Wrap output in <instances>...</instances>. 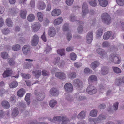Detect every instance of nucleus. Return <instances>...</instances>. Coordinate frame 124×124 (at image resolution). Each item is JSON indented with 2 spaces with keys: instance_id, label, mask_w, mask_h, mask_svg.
Returning a JSON list of instances; mask_svg holds the SVG:
<instances>
[{
  "instance_id": "obj_16",
  "label": "nucleus",
  "mask_w": 124,
  "mask_h": 124,
  "mask_svg": "<svg viewBox=\"0 0 124 124\" xmlns=\"http://www.w3.org/2000/svg\"><path fill=\"white\" fill-rule=\"evenodd\" d=\"M61 13L60 10L58 9H55L52 11L51 14L52 16H56L60 15Z\"/></svg>"
},
{
  "instance_id": "obj_38",
  "label": "nucleus",
  "mask_w": 124,
  "mask_h": 124,
  "mask_svg": "<svg viewBox=\"0 0 124 124\" xmlns=\"http://www.w3.org/2000/svg\"><path fill=\"white\" fill-rule=\"evenodd\" d=\"M18 84V83L17 81H14L10 84L9 86L11 88H15L17 86Z\"/></svg>"
},
{
  "instance_id": "obj_7",
  "label": "nucleus",
  "mask_w": 124,
  "mask_h": 124,
  "mask_svg": "<svg viewBox=\"0 0 124 124\" xmlns=\"http://www.w3.org/2000/svg\"><path fill=\"white\" fill-rule=\"evenodd\" d=\"M39 38L36 34L34 35L32 38L31 44L32 46H36L38 43Z\"/></svg>"
},
{
  "instance_id": "obj_35",
  "label": "nucleus",
  "mask_w": 124,
  "mask_h": 124,
  "mask_svg": "<svg viewBox=\"0 0 124 124\" xmlns=\"http://www.w3.org/2000/svg\"><path fill=\"white\" fill-rule=\"evenodd\" d=\"M35 19L34 15L32 14H30L28 16L27 19L28 21L30 22H32L34 21Z\"/></svg>"
},
{
  "instance_id": "obj_64",
  "label": "nucleus",
  "mask_w": 124,
  "mask_h": 124,
  "mask_svg": "<svg viewBox=\"0 0 124 124\" xmlns=\"http://www.w3.org/2000/svg\"><path fill=\"white\" fill-rule=\"evenodd\" d=\"M69 25L67 23L64 24V25L63 30L64 31H66L68 30Z\"/></svg>"
},
{
  "instance_id": "obj_41",
  "label": "nucleus",
  "mask_w": 124,
  "mask_h": 124,
  "mask_svg": "<svg viewBox=\"0 0 124 124\" xmlns=\"http://www.w3.org/2000/svg\"><path fill=\"white\" fill-rule=\"evenodd\" d=\"M112 68L114 72L117 74H119L121 72L120 69L116 67H113Z\"/></svg>"
},
{
  "instance_id": "obj_48",
  "label": "nucleus",
  "mask_w": 124,
  "mask_h": 124,
  "mask_svg": "<svg viewBox=\"0 0 124 124\" xmlns=\"http://www.w3.org/2000/svg\"><path fill=\"white\" fill-rule=\"evenodd\" d=\"M106 118V117L105 115L103 114H101L99 116L98 118L96 119H97V121L99 122L102 120L105 119Z\"/></svg>"
},
{
  "instance_id": "obj_2",
  "label": "nucleus",
  "mask_w": 124,
  "mask_h": 124,
  "mask_svg": "<svg viewBox=\"0 0 124 124\" xmlns=\"http://www.w3.org/2000/svg\"><path fill=\"white\" fill-rule=\"evenodd\" d=\"M109 60L110 61L115 64H119L120 63L121 59L117 54L112 53L110 55Z\"/></svg>"
},
{
  "instance_id": "obj_11",
  "label": "nucleus",
  "mask_w": 124,
  "mask_h": 124,
  "mask_svg": "<svg viewBox=\"0 0 124 124\" xmlns=\"http://www.w3.org/2000/svg\"><path fill=\"white\" fill-rule=\"evenodd\" d=\"M93 39V35L92 32H88L86 37L87 42L88 44L91 43Z\"/></svg>"
},
{
  "instance_id": "obj_32",
  "label": "nucleus",
  "mask_w": 124,
  "mask_h": 124,
  "mask_svg": "<svg viewBox=\"0 0 124 124\" xmlns=\"http://www.w3.org/2000/svg\"><path fill=\"white\" fill-rule=\"evenodd\" d=\"M6 22L7 25L8 27H11L13 25V22L11 18H8L6 20Z\"/></svg>"
},
{
  "instance_id": "obj_51",
  "label": "nucleus",
  "mask_w": 124,
  "mask_h": 124,
  "mask_svg": "<svg viewBox=\"0 0 124 124\" xmlns=\"http://www.w3.org/2000/svg\"><path fill=\"white\" fill-rule=\"evenodd\" d=\"M75 96L79 100H84L86 99L85 97L82 96H80L78 94H76Z\"/></svg>"
},
{
  "instance_id": "obj_30",
  "label": "nucleus",
  "mask_w": 124,
  "mask_h": 124,
  "mask_svg": "<svg viewBox=\"0 0 124 124\" xmlns=\"http://www.w3.org/2000/svg\"><path fill=\"white\" fill-rule=\"evenodd\" d=\"M112 32L110 31H108L104 33L103 36V38L105 40L108 39L110 36L111 35Z\"/></svg>"
},
{
  "instance_id": "obj_29",
  "label": "nucleus",
  "mask_w": 124,
  "mask_h": 124,
  "mask_svg": "<svg viewBox=\"0 0 124 124\" xmlns=\"http://www.w3.org/2000/svg\"><path fill=\"white\" fill-rule=\"evenodd\" d=\"M100 65L99 62L98 61H94L92 62L91 64V67L93 69H96Z\"/></svg>"
},
{
  "instance_id": "obj_43",
  "label": "nucleus",
  "mask_w": 124,
  "mask_h": 124,
  "mask_svg": "<svg viewBox=\"0 0 124 124\" xmlns=\"http://www.w3.org/2000/svg\"><path fill=\"white\" fill-rule=\"evenodd\" d=\"M85 116V114L83 111H81L78 115V118L79 119H82L84 118Z\"/></svg>"
},
{
  "instance_id": "obj_15",
  "label": "nucleus",
  "mask_w": 124,
  "mask_h": 124,
  "mask_svg": "<svg viewBox=\"0 0 124 124\" xmlns=\"http://www.w3.org/2000/svg\"><path fill=\"white\" fill-rule=\"evenodd\" d=\"M55 76L56 77L61 79H64L66 77V75L64 73L61 72L56 73Z\"/></svg>"
},
{
  "instance_id": "obj_44",
  "label": "nucleus",
  "mask_w": 124,
  "mask_h": 124,
  "mask_svg": "<svg viewBox=\"0 0 124 124\" xmlns=\"http://www.w3.org/2000/svg\"><path fill=\"white\" fill-rule=\"evenodd\" d=\"M20 48V45L17 44L13 45L12 46V49L14 51H17L19 50Z\"/></svg>"
},
{
  "instance_id": "obj_40",
  "label": "nucleus",
  "mask_w": 124,
  "mask_h": 124,
  "mask_svg": "<svg viewBox=\"0 0 124 124\" xmlns=\"http://www.w3.org/2000/svg\"><path fill=\"white\" fill-rule=\"evenodd\" d=\"M37 16L38 19L40 22H42L43 20V15L42 13L40 12H38L37 14Z\"/></svg>"
},
{
  "instance_id": "obj_28",
  "label": "nucleus",
  "mask_w": 124,
  "mask_h": 124,
  "mask_svg": "<svg viewBox=\"0 0 124 124\" xmlns=\"http://www.w3.org/2000/svg\"><path fill=\"white\" fill-rule=\"evenodd\" d=\"M27 12L26 10H21L20 12V16L22 18L25 19L26 18Z\"/></svg>"
},
{
  "instance_id": "obj_60",
  "label": "nucleus",
  "mask_w": 124,
  "mask_h": 124,
  "mask_svg": "<svg viewBox=\"0 0 124 124\" xmlns=\"http://www.w3.org/2000/svg\"><path fill=\"white\" fill-rule=\"evenodd\" d=\"M105 89V87L102 84H100L99 85V91L101 93H103V91Z\"/></svg>"
},
{
  "instance_id": "obj_34",
  "label": "nucleus",
  "mask_w": 124,
  "mask_h": 124,
  "mask_svg": "<svg viewBox=\"0 0 124 124\" xmlns=\"http://www.w3.org/2000/svg\"><path fill=\"white\" fill-rule=\"evenodd\" d=\"M103 29L102 28H99L97 30L96 33V37L98 38H100L102 34Z\"/></svg>"
},
{
  "instance_id": "obj_20",
  "label": "nucleus",
  "mask_w": 124,
  "mask_h": 124,
  "mask_svg": "<svg viewBox=\"0 0 124 124\" xmlns=\"http://www.w3.org/2000/svg\"><path fill=\"white\" fill-rule=\"evenodd\" d=\"M50 94L54 96H56L58 95V92L57 89L55 88H51L50 92Z\"/></svg>"
},
{
  "instance_id": "obj_8",
  "label": "nucleus",
  "mask_w": 124,
  "mask_h": 124,
  "mask_svg": "<svg viewBox=\"0 0 124 124\" xmlns=\"http://www.w3.org/2000/svg\"><path fill=\"white\" fill-rule=\"evenodd\" d=\"M22 50L24 54H28L30 52V46L28 45H24L22 47Z\"/></svg>"
},
{
  "instance_id": "obj_4",
  "label": "nucleus",
  "mask_w": 124,
  "mask_h": 124,
  "mask_svg": "<svg viewBox=\"0 0 124 124\" xmlns=\"http://www.w3.org/2000/svg\"><path fill=\"white\" fill-rule=\"evenodd\" d=\"M86 91L87 93L90 94H93L96 93L97 90L95 87L89 85L88 86L87 88Z\"/></svg>"
},
{
  "instance_id": "obj_9",
  "label": "nucleus",
  "mask_w": 124,
  "mask_h": 124,
  "mask_svg": "<svg viewBox=\"0 0 124 124\" xmlns=\"http://www.w3.org/2000/svg\"><path fill=\"white\" fill-rule=\"evenodd\" d=\"M97 52L103 58L107 57L106 52L103 49L100 48H98L97 49Z\"/></svg>"
},
{
  "instance_id": "obj_5",
  "label": "nucleus",
  "mask_w": 124,
  "mask_h": 124,
  "mask_svg": "<svg viewBox=\"0 0 124 124\" xmlns=\"http://www.w3.org/2000/svg\"><path fill=\"white\" fill-rule=\"evenodd\" d=\"M97 78L94 75H92L90 76L88 79V81L90 84L94 85L97 84Z\"/></svg>"
},
{
  "instance_id": "obj_46",
  "label": "nucleus",
  "mask_w": 124,
  "mask_h": 124,
  "mask_svg": "<svg viewBox=\"0 0 124 124\" xmlns=\"http://www.w3.org/2000/svg\"><path fill=\"white\" fill-rule=\"evenodd\" d=\"M2 33L4 35L8 34L10 32V31L8 28H5L2 30Z\"/></svg>"
},
{
  "instance_id": "obj_59",
  "label": "nucleus",
  "mask_w": 124,
  "mask_h": 124,
  "mask_svg": "<svg viewBox=\"0 0 124 124\" xmlns=\"http://www.w3.org/2000/svg\"><path fill=\"white\" fill-rule=\"evenodd\" d=\"M8 63L10 66H14L15 64V62L12 58L9 59L8 61Z\"/></svg>"
},
{
  "instance_id": "obj_24",
  "label": "nucleus",
  "mask_w": 124,
  "mask_h": 124,
  "mask_svg": "<svg viewBox=\"0 0 124 124\" xmlns=\"http://www.w3.org/2000/svg\"><path fill=\"white\" fill-rule=\"evenodd\" d=\"M18 109L17 108H14L12 110L11 116L12 117H16L19 114Z\"/></svg>"
},
{
  "instance_id": "obj_50",
  "label": "nucleus",
  "mask_w": 124,
  "mask_h": 124,
  "mask_svg": "<svg viewBox=\"0 0 124 124\" xmlns=\"http://www.w3.org/2000/svg\"><path fill=\"white\" fill-rule=\"evenodd\" d=\"M122 82V81L121 78H117L116 79L115 82V84L116 85L119 86L121 85Z\"/></svg>"
},
{
  "instance_id": "obj_58",
  "label": "nucleus",
  "mask_w": 124,
  "mask_h": 124,
  "mask_svg": "<svg viewBox=\"0 0 124 124\" xmlns=\"http://www.w3.org/2000/svg\"><path fill=\"white\" fill-rule=\"evenodd\" d=\"M118 104L119 103L118 102H116L114 104L113 106L114 110L116 111L118 110Z\"/></svg>"
},
{
  "instance_id": "obj_26",
  "label": "nucleus",
  "mask_w": 124,
  "mask_h": 124,
  "mask_svg": "<svg viewBox=\"0 0 124 124\" xmlns=\"http://www.w3.org/2000/svg\"><path fill=\"white\" fill-rule=\"evenodd\" d=\"M100 5L103 7L107 6L108 4V2L106 0H98Z\"/></svg>"
},
{
  "instance_id": "obj_53",
  "label": "nucleus",
  "mask_w": 124,
  "mask_h": 124,
  "mask_svg": "<svg viewBox=\"0 0 124 124\" xmlns=\"http://www.w3.org/2000/svg\"><path fill=\"white\" fill-rule=\"evenodd\" d=\"M1 57L4 59H7L8 58V55L6 52H2L1 53Z\"/></svg>"
},
{
  "instance_id": "obj_12",
  "label": "nucleus",
  "mask_w": 124,
  "mask_h": 124,
  "mask_svg": "<svg viewBox=\"0 0 124 124\" xmlns=\"http://www.w3.org/2000/svg\"><path fill=\"white\" fill-rule=\"evenodd\" d=\"M82 16H85L88 13V10L87 4L86 3H84L82 7Z\"/></svg>"
},
{
  "instance_id": "obj_3",
  "label": "nucleus",
  "mask_w": 124,
  "mask_h": 124,
  "mask_svg": "<svg viewBox=\"0 0 124 124\" xmlns=\"http://www.w3.org/2000/svg\"><path fill=\"white\" fill-rule=\"evenodd\" d=\"M73 84L74 86L77 87L79 89H81L83 87L82 82L78 79L74 80L73 82Z\"/></svg>"
},
{
  "instance_id": "obj_36",
  "label": "nucleus",
  "mask_w": 124,
  "mask_h": 124,
  "mask_svg": "<svg viewBox=\"0 0 124 124\" xmlns=\"http://www.w3.org/2000/svg\"><path fill=\"white\" fill-rule=\"evenodd\" d=\"M30 94L28 93L26 94L25 98V100L26 101L28 105H29L30 103Z\"/></svg>"
},
{
  "instance_id": "obj_45",
  "label": "nucleus",
  "mask_w": 124,
  "mask_h": 124,
  "mask_svg": "<svg viewBox=\"0 0 124 124\" xmlns=\"http://www.w3.org/2000/svg\"><path fill=\"white\" fill-rule=\"evenodd\" d=\"M58 54L61 55V56L64 55H65V49H62L60 50H58L57 51Z\"/></svg>"
},
{
  "instance_id": "obj_27",
  "label": "nucleus",
  "mask_w": 124,
  "mask_h": 124,
  "mask_svg": "<svg viewBox=\"0 0 124 124\" xmlns=\"http://www.w3.org/2000/svg\"><path fill=\"white\" fill-rule=\"evenodd\" d=\"M62 21L63 19L62 18L59 17L54 20V24L55 25H59L62 23Z\"/></svg>"
},
{
  "instance_id": "obj_37",
  "label": "nucleus",
  "mask_w": 124,
  "mask_h": 124,
  "mask_svg": "<svg viewBox=\"0 0 124 124\" xmlns=\"http://www.w3.org/2000/svg\"><path fill=\"white\" fill-rule=\"evenodd\" d=\"M9 99L10 102L13 104H14L16 102V98L15 95H12L9 98Z\"/></svg>"
},
{
  "instance_id": "obj_18",
  "label": "nucleus",
  "mask_w": 124,
  "mask_h": 124,
  "mask_svg": "<svg viewBox=\"0 0 124 124\" xmlns=\"http://www.w3.org/2000/svg\"><path fill=\"white\" fill-rule=\"evenodd\" d=\"M49 35L51 37L54 36L56 34V30L54 27H51L49 30Z\"/></svg>"
},
{
  "instance_id": "obj_63",
  "label": "nucleus",
  "mask_w": 124,
  "mask_h": 124,
  "mask_svg": "<svg viewBox=\"0 0 124 124\" xmlns=\"http://www.w3.org/2000/svg\"><path fill=\"white\" fill-rule=\"evenodd\" d=\"M42 75L45 76L49 75L50 73L48 71L45 70H43L42 71Z\"/></svg>"
},
{
  "instance_id": "obj_23",
  "label": "nucleus",
  "mask_w": 124,
  "mask_h": 124,
  "mask_svg": "<svg viewBox=\"0 0 124 124\" xmlns=\"http://www.w3.org/2000/svg\"><path fill=\"white\" fill-rule=\"evenodd\" d=\"M38 8L40 10H43L46 7V5L42 1H39L38 3L37 6Z\"/></svg>"
},
{
  "instance_id": "obj_55",
  "label": "nucleus",
  "mask_w": 124,
  "mask_h": 124,
  "mask_svg": "<svg viewBox=\"0 0 124 124\" xmlns=\"http://www.w3.org/2000/svg\"><path fill=\"white\" fill-rule=\"evenodd\" d=\"M22 76L25 79H28L30 78V75L28 74L21 73Z\"/></svg>"
},
{
  "instance_id": "obj_62",
  "label": "nucleus",
  "mask_w": 124,
  "mask_h": 124,
  "mask_svg": "<svg viewBox=\"0 0 124 124\" xmlns=\"http://www.w3.org/2000/svg\"><path fill=\"white\" fill-rule=\"evenodd\" d=\"M72 35L70 33H68L67 34V39L68 41L71 40L72 37Z\"/></svg>"
},
{
  "instance_id": "obj_14",
  "label": "nucleus",
  "mask_w": 124,
  "mask_h": 124,
  "mask_svg": "<svg viewBox=\"0 0 124 124\" xmlns=\"http://www.w3.org/2000/svg\"><path fill=\"white\" fill-rule=\"evenodd\" d=\"M12 69L10 68H7L3 73V77L4 78L8 77L10 76L12 74Z\"/></svg>"
},
{
  "instance_id": "obj_54",
  "label": "nucleus",
  "mask_w": 124,
  "mask_h": 124,
  "mask_svg": "<svg viewBox=\"0 0 124 124\" xmlns=\"http://www.w3.org/2000/svg\"><path fill=\"white\" fill-rule=\"evenodd\" d=\"M60 60V58L59 57H56L54 58L53 60L52 61V62L54 64H58L59 65V62Z\"/></svg>"
},
{
  "instance_id": "obj_6",
  "label": "nucleus",
  "mask_w": 124,
  "mask_h": 124,
  "mask_svg": "<svg viewBox=\"0 0 124 124\" xmlns=\"http://www.w3.org/2000/svg\"><path fill=\"white\" fill-rule=\"evenodd\" d=\"M65 91L68 93L72 92L73 90V87L70 83H67L65 84L64 86Z\"/></svg>"
},
{
  "instance_id": "obj_61",
  "label": "nucleus",
  "mask_w": 124,
  "mask_h": 124,
  "mask_svg": "<svg viewBox=\"0 0 124 124\" xmlns=\"http://www.w3.org/2000/svg\"><path fill=\"white\" fill-rule=\"evenodd\" d=\"M83 28L82 25H80L78 28V31L79 33H82L83 31Z\"/></svg>"
},
{
  "instance_id": "obj_21",
  "label": "nucleus",
  "mask_w": 124,
  "mask_h": 124,
  "mask_svg": "<svg viewBox=\"0 0 124 124\" xmlns=\"http://www.w3.org/2000/svg\"><path fill=\"white\" fill-rule=\"evenodd\" d=\"M4 83L3 81L0 83V96H2V95L7 93V92L3 88H2L4 85Z\"/></svg>"
},
{
  "instance_id": "obj_49",
  "label": "nucleus",
  "mask_w": 124,
  "mask_h": 124,
  "mask_svg": "<svg viewBox=\"0 0 124 124\" xmlns=\"http://www.w3.org/2000/svg\"><path fill=\"white\" fill-rule=\"evenodd\" d=\"M68 77L70 79H73L76 76V73L75 72H70L69 73Z\"/></svg>"
},
{
  "instance_id": "obj_17",
  "label": "nucleus",
  "mask_w": 124,
  "mask_h": 124,
  "mask_svg": "<svg viewBox=\"0 0 124 124\" xmlns=\"http://www.w3.org/2000/svg\"><path fill=\"white\" fill-rule=\"evenodd\" d=\"M109 72V69L108 67L106 66L102 67L101 69V73L102 75H105Z\"/></svg>"
},
{
  "instance_id": "obj_19",
  "label": "nucleus",
  "mask_w": 124,
  "mask_h": 124,
  "mask_svg": "<svg viewBox=\"0 0 124 124\" xmlns=\"http://www.w3.org/2000/svg\"><path fill=\"white\" fill-rule=\"evenodd\" d=\"M63 116H57L54 117L53 119H49V120L50 121L54 123H55L56 121L58 122H61L62 119V117Z\"/></svg>"
},
{
  "instance_id": "obj_10",
  "label": "nucleus",
  "mask_w": 124,
  "mask_h": 124,
  "mask_svg": "<svg viewBox=\"0 0 124 124\" xmlns=\"http://www.w3.org/2000/svg\"><path fill=\"white\" fill-rule=\"evenodd\" d=\"M102 46L104 47H109L110 51H112L114 49V46L113 45L110 46V43L107 41L103 42L102 44Z\"/></svg>"
},
{
  "instance_id": "obj_47",
  "label": "nucleus",
  "mask_w": 124,
  "mask_h": 124,
  "mask_svg": "<svg viewBox=\"0 0 124 124\" xmlns=\"http://www.w3.org/2000/svg\"><path fill=\"white\" fill-rule=\"evenodd\" d=\"M57 103V101L54 100H52L50 101L49 105L51 107H54Z\"/></svg>"
},
{
  "instance_id": "obj_52",
  "label": "nucleus",
  "mask_w": 124,
  "mask_h": 124,
  "mask_svg": "<svg viewBox=\"0 0 124 124\" xmlns=\"http://www.w3.org/2000/svg\"><path fill=\"white\" fill-rule=\"evenodd\" d=\"M62 121V124H66L69 121V120L66 117H63Z\"/></svg>"
},
{
  "instance_id": "obj_13",
  "label": "nucleus",
  "mask_w": 124,
  "mask_h": 124,
  "mask_svg": "<svg viewBox=\"0 0 124 124\" xmlns=\"http://www.w3.org/2000/svg\"><path fill=\"white\" fill-rule=\"evenodd\" d=\"M40 24L38 22H36L34 23V24L32 25V28L34 32L37 31L40 29Z\"/></svg>"
},
{
  "instance_id": "obj_33",
  "label": "nucleus",
  "mask_w": 124,
  "mask_h": 124,
  "mask_svg": "<svg viewBox=\"0 0 124 124\" xmlns=\"http://www.w3.org/2000/svg\"><path fill=\"white\" fill-rule=\"evenodd\" d=\"M41 73V71L40 70H36L32 72L33 74L37 78L39 77L40 76Z\"/></svg>"
},
{
  "instance_id": "obj_42",
  "label": "nucleus",
  "mask_w": 124,
  "mask_h": 124,
  "mask_svg": "<svg viewBox=\"0 0 124 124\" xmlns=\"http://www.w3.org/2000/svg\"><path fill=\"white\" fill-rule=\"evenodd\" d=\"M89 2L90 5L93 7H95L97 5L96 0H89Z\"/></svg>"
},
{
  "instance_id": "obj_57",
  "label": "nucleus",
  "mask_w": 124,
  "mask_h": 124,
  "mask_svg": "<svg viewBox=\"0 0 124 124\" xmlns=\"http://www.w3.org/2000/svg\"><path fill=\"white\" fill-rule=\"evenodd\" d=\"M70 20L72 22H74L76 21V17L73 14H71L70 16Z\"/></svg>"
},
{
  "instance_id": "obj_22",
  "label": "nucleus",
  "mask_w": 124,
  "mask_h": 124,
  "mask_svg": "<svg viewBox=\"0 0 124 124\" xmlns=\"http://www.w3.org/2000/svg\"><path fill=\"white\" fill-rule=\"evenodd\" d=\"M25 90L23 88L20 89L17 92V95L19 97H22L25 93Z\"/></svg>"
},
{
  "instance_id": "obj_1",
  "label": "nucleus",
  "mask_w": 124,
  "mask_h": 124,
  "mask_svg": "<svg viewBox=\"0 0 124 124\" xmlns=\"http://www.w3.org/2000/svg\"><path fill=\"white\" fill-rule=\"evenodd\" d=\"M101 18L102 22L106 24L109 25L111 23V18L107 13H103L101 15Z\"/></svg>"
},
{
  "instance_id": "obj_39",
  "label": "nucleus",
  "mask_w": 124,
  "mask_h": 124,
  "mask_svg": "<svg viewBox=\"0 0 124 124\" xmlns=\"http://www.w3.org/2000/svg\"><path fill=\"white\" fill-rule=\"evenodd\" d=\"M97 111L96 110H93L90 112V115L93 117H95L97 115Z\"/></svg>"
},
{
  "instance_id": "obj_31",
  "label": "nucleus",
  "mask_w": 124,
  "mask_h": 124,
  "mask_svg": "<svg viewBox=\"0 0 124 124\" xmlns=\"http://www.w3.org/2000/svg\"><path fill=\"white\" fill-rule=\"evenodd\" d=\"M1 104L3 107L6 109H8L10 107V105L9 102L6 101H3Z\"/></svg>"
},
{
  "instance_id": "obj_25",
  "label": "nucleus",
  "mask_w": 124,
  "mask_h": 124,
  "mask_svg": "<svg viewBox=\"0 0 124 124\" xmlns=\"http://www.w3.org/2000/svg\"><path fill=\"white\" fill-rule=\"evenodd\" d=\"M45 97L44 93H39L37 94V98L38 100L42 101L43 100Z\"/></svg>"
},
{
  "instance_id": "obj_56",
  "label": "nucleus",
  "mask_w": 124,
  "mask_h": 124,
  "mask_svg": "<svg viewBox=\"0 0 124 124\" xmlns=\"http://www.w3.org/2000/svg\"><path fill=\"white\" fill-rule=\"evenodd\" d=\"M70 57L71 60L74 61L76 59V55L75 53H72L70 54Z\"/></svg>"
}]
</instances>
